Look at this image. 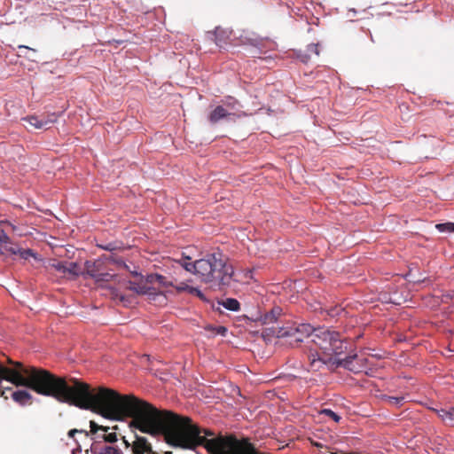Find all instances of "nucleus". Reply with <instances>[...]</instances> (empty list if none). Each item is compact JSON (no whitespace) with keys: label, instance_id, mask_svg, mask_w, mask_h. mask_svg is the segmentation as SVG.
Returning a JSON list of instances; mask_svg holds the SVG:
<instances>
[{"label":"nucleus","instance_id":"1","mask_svg":"<svg viewBox=\"0 0 454 454\" xmlns=\"http://www.w3.org/2000/svg\"><path fill=\"white\" fill-rule=\"evenodd\" d=\"M30 388L36 393L51 396L61 403L89 410L111 422L140 426V397L100 386H90L78 379L68 381L47 370L35 366L26 367L20 362L7 359L0 363V395H4L3 382ZM12 390L11 387H5Z\"/></svg>","mask_w":454,"mask_h":454},{"label":"nucleus","instance_id":"2","mask_svg":"<svg viewBox=\"0 0 454 454\" xmlns=\"http://www.w3.org/2000/svg\"><path fill=\"white\" fill-rule=\"evenodd\" d=\"M179 262L185 270L195 274L201 282L214 289L223 290L233 282V267L227 263L225 256L219 251L194 262L189 256H183Z\"/></svg>","mask_w":454,"mask_h":454},{"label":"nucleus","instance_id":"3","mask_svg":"<svg viewBox=\"0 0 454 454\" xmlns=\"http://www.w3.org/2000/svg\"><path fill=\"white\" fill-rule=\"evenodd\" d=\"M273 336L285 338L293 334H303L311 338L324 354L343 355L348 349V341L339 332L325 327L315 328L309 324L293 325L290 326H273L268 329Z\"/></svg>","mask_w":454,"mask_h":454},{"label":"nucleus","instance_id":"4","mask_svg":"<svg viewBox=\"0 0 454 454\" xmlns=\"http://www.w3.org/2000/svg\"><path fill=\"white\" fill-rule=\"evenodd\" d=\"M143 433H149L155 434L161 433L165 441L171 446L180 447L183 449H192L196 446H204L211 454H219L218 450L211 445V442L218 439H235L237 441L247 440L248 438H242L240 440L234 436H223L218 435L211 439H207V435L213 436L214 434L201 430L202 427H136Z\"/></svg>","mask_w":454,"mask_h":454},{"label":"nucleus","instance_id":"5","mask_svg":"<svg viewBox=\"0 0 454 454\" xmlns=\"http://www.w3.org/2000/svg\"><path fill=\"white\" fill-rule=\"evenodd\" d=\"M340 356L324 353L320 355L317 351L310 349L307 355L309 360L308 370L310 372H319L325 367L327 370L333 372L337 368L342 367L353 372L360 371L359 366L354 364V361L357 358L356 353H349L344 358H340Z\"/></svg>","mask_w":454,"mask_h":454},{"label":"nucleus","instance_id":"6","mask_svg":"<svg viewBox=\"0 0 454 454\" xmlns=\"http://www.w3.org/2000/svg\"><path fill=\"white\" fill-rule=\"evenodd\" d=\"M231 31L228 29L216 27L214 31H208L207 35V38L214 41L219 48H225L229 43Z\"/></svg>","mask_w":454,"mask_h":454},{"label":"nucleus","instance_id":"7","mask_svg":"<svg viewBox=\"0 0 454 454\" xmlns=\"http://www.w3.org/2000/svg\"><path fill=\"white\" fill-rule=\"evenodd\" d=\"M35 129H47L49 125L57 121V116L55 114L48 115L47 117L39 118L36 115H27L22 119Z\"/></svg>","mask_w":454,"mask_h":454},{"label":"nucleus","instance_id":"8","mask_svg":"<svg viewBox=\"0 0 454 454\" xmlns=\"http://www.w3.org/2000/svg\"><path fill=\"white\" fill-rule=\"evenodd\" d=\"M131 450L134 454H159L153 450L152 444L147 438L137 434L131 444Z\"/></svg>","mask_w":454,"mask_h":454},{"label":"nucleus","instance_id":"9","mask_svg":"<svg viewBox=\"0 0 454 454\" xmlns=\"http://www.w3.org/2000/svg\"><path fill=\"white\" fill-rule=\"evenodd\" d=\"M313 419L316 424L330 422L339 423L341 417L331 409H322L317 411V413L313 416Z\"/></svg>","mask_w":454,"mask_h":454},{"label":"nucleus","instance_id":"10","mask_svg":"<svg viewBox=\"0 0 454 454\" xmlns=\"http://www.w3.org/2000/svg\"><path fill=\"white\" fill-rule=\"evenodd\" d=\"M240 116V114H236L235 113L229 112L223 106H217L208 115V121L215 124L220 121L221 120L231 117Z\"/></svg>","mask_w":454,"mask_h":454},{"label":"nucleus","instance_id":"11","mask_svg":"<svg viewBox=\"0 0 454 454\" xmlns=\"http://www.w3.org/2000/svg\"><path fill=\"white\" fill-rule=\"evenodd\" d=\"M380 301L383 303H389L394 305H401L406 301L403 295L397 290L390 292H382L380 294Z\"/></svg>","mask_w":454,"mask_h":454},{"label":"nucleus","instance_id":"12","mask_svg":"<svg viewBox=\"0 0 454 454\" xmlns=\"http://www.w3.org/2000/svg\"><path fill=\"white\" fill-rule=\"evenodd\" d=\"M282 315V309L279 306H274L270 311L262 314L259 317V321L262 325H269L272 324L278 325V319Z\"/></svg>","mask_w":454,"mask_h":454},{"label":"nucleus","instance_id":"13","mask_svg":"<svg viewBox=\"0 0 454 454\" xmlns=\"http://www.w3.org/2000/svg\"><path fill=\"white\" fill-rule=\"evenodd\" d=\"M216 305H213V309L216 311L222 312L221 307L227 310L237 312L240 310V303L235 298L219 299L216 301Z\"/></svg>","mask_w":454,"mask_h":454},{"label":"nucleus","instance_id":"14","mask_svg":"<svg viewBox=\"0 0 454 454\" xmlns=\"http://www.w3.org/2000/svg\"><path fill=\"white\" fill-rule=\"evenodd\" d=\"M12 397L20 405L30 404L33 399L32 395L26 389L12 391Z\"/></svg>","mask_w":454,"mask_h":454},{"label":"nucleus","instance_id":"15","mask_svg":"<svg viewBox=\"0 0 454 454\" xmlns=\"http://www.w3.org/2000/svg\"><path fill=\"white\" fill-rule=\"evenodd\" d=\"M129 289L137 294H147L151 296L156 294L155 289L148 285H138L132 281H129Z\"/></svg>","mask_w":454,"mask_h":454},{"label":"nucleus","instance_id":"16","mask_svg":"<svg viewBox=\"0 0 454 454\" xmlns=\"http://www.w3.org/2000/svg\"><path fill=\"white\" fill-rule=\"evenodd\" d=\"M93 454H123L122 451L110 444L96 445L91 449Z\"/></svg>","mask_w":454,"mask_h":454},{"label":"nucleus","instance_id":"17","mask_svg":"<svg viewBox=\"0 0 454 454\" xmlns=\"http://www.w3.org/2000/svg\"><path fill=\"white\" fill-rule=\"evenodd\" d=\"M20 252V247L12 242L8 236V240H4L2 247L1 254L4 255H17Z\"/></svg>","mask_w":454,"mask_h":454},{"label":"nucleus","instance_id":"18","mask_svg":"<svg viewBox=\"0 0 454 454\" xmlns=\"http://www.w3.org/2000/svg\"><path fill=\"white\" fill-rule=\"evenodd\" d=\"M176 288L178 292H186L190 294L199 297L201 300H205V295L203 294L202 291L200 290L198 287L189 286L185 283H180L178 286H176Z\"/></svg>","mask_w":454,"mask_h":454},{"label":"nucleus","instance_id":"19","mask_svg":"<svg viewBox=\"0 0 454 454\" xmlns=\"http://www.w3.org/2000/svg\"><path fill=\"white\" fill-rule=\"evenodd\" d=\"M90 433L96 434L98 431L104 432V439L106 442L113 443L117 441V434L116 433H109L106 434L110 428L112 429H118L119 427H90Z\"/></svg>","mask_w":454,"mask_h":454},{"label":"nucleus","instance_id":"20","mask_svg":"<svg viewBox=\"0 0 454 454\" xmlns=\"http://www.w3.org/2000/svg\"><path fill=\"white\" fill-rule=\"evenodd\" d=\"M381 400L385 402L386 403L393 406V407H401L405 403V397L404 396H391L383 395L381 396Z\"/></svg>","mask_w":454,"mask_h":454},{"label":"nucleus","instance_id":"21","mask_svg":"<svg viewBox=\"0 0 454 454\" xmlns=\"http://www.w3.org/2000/svg\"><path fill=\"white\" fill-rule=\"evenodd\" d=\"M222 102L226 106V109L239 111L242 107L239 101L231 96L225 97Z\"/></svg>","mask_w":454,"mask_h":454},{"label":"nucleus","instance_id":"22","mask_svg":"<svg viewBox=\"0 0 454 454\" xmlns=\"http://www.w3.org/2000/svg\"><path fill=\"white\" fill-rule=\"evenodd\" d=\"M205 330L207 332L211 333V334L213 336L221 335V336H223V337L226 336L227 332H228L227 327H225L223 325L215 326V325H207L205 327Z\"/></svg>","mask_w":454,"mask_h":454},{"label":"nucleus","instance_id":"23","mask_svg":"<svg viewBox=\"0 0 454 454\" xmlns=\"http://www.w3.org/2000/svg\"><path fill=\"white\" fill-rule=\"evenodd\" d=\"M435 228L439 232L454 233V223L451 222L437 223Z\"/></svg>","mask_w":454,"mask_h":454},{"label":"nucleus","instance_id":"24","mask_svg":"<svg viewBox=\"0 0 454 454\" xmlns=\"http://www.w3.org/2000/svg\"><path fill=\"white\" fill-rule=\"evenodd\" d=\"M17 255L24 260H27L29 257H33L35 260H38L37 254L31 248L22 249L20 247V252H18Z\"/></svg>","mask_w":454,"mask_h":454},{"label":"nucleus","instance_id":"25","mask_svg":"<svg viewBox=\"0 0 454 454\" xmlns=\"http://www.w3.org/2000/svg\"><path fill=\"white\" fill-rule=\"evenodd\" d=\"M437 413L442 420H454V407H451L449 410L442 409L437 411Z\"/></svg>","mask_w":454,"mask_h":454},{"label":"nucleus","instance_id":"26","mask_svg":"<svg viewBox=\"0 0 454 454\" xmlns=\"http://www.w3.org/2000/svg\"><path fill=\"white\" fill-rule=\"evenodd\" d=\"M85 270H86V274L89 275L90 278H92L94 280L96 278H98V270L94 262L92 263V262L87 261L85 262Z\"/></svg>","mask_w":454,"mask_h":454},{"label":"nucleus","instance_id":"27","mask_svg":"<svg viewBox=\"0 0 454 454\" xmlns=\"http://www.w3.org/2000/svg\"><path fill=\"white\" fill-rule=\"evenodd\" d=\"M66 273H69L74 277H77L80 275V272L78 270V264L76 262H67V269H66Z\"/></svg>","mask_w":454,"mask_h":454},{"label":"nucleus","instance_id":"28","mask_svg":"<svg viewBox=\"0 0 454 454\" xmlns=\"http://www.w3.org/2000/svg\"><path fill=\"white\" fill-rule=\"evenodd\" d=\"M67 265V262L59 261V262H54L51 264V267L59 272L66 273Z\"/></svg>","mask_w":454,"mask_h":454},{"label":"nucleus","instance_id":"29","mask_svg":"<svg viewBox=\"0 0 454 454\" xmlns=\"http://www.w3.org/2000/svg\"><path fill=\"white\" fill-rule=\"evenodd\" d=\"M155 278H156V283H158L161 286L168 287V286H172V284L167 280V278L160 274L155 273Z\"/></svg>","mask_w":454,"mask_h":454},{"label":"nucleus","instance_id":"30","mask_svg":"<svg viewBox=\"0 0 454 454\" xmlns=\"http://www.w3.org/2000/svg\"><path fill=\"white\" fill-rule=\"evenodd\" d=\"M113 275L108 272H98V278H95L96 282H108L112 279Z\"/></svg>","mask_w":454,"mask_h":454},{"label":"nucleus","instance_id":"31","mask_svg":"<svg viewBox=\"0 0 454 454\" xmlns=\"http://www.w3.org/2000/svg\"><path fill=\"white\" fill-rule=\"evenodd\" d=\"M108 260L113 262L114 263H115L119 267H121V268H124L126 270H129V266L126 264V262L121 258H116V257H114V256H110L108 258Z\"/></svg>","mask_w":454,"mask_h":454},{"label":"nucleus","instance_id":"32","mask_svg":"<svg viewBox=\"0 0 454 454\" xmlns=\"http://www.w3.org/2000/svg\"><path fill=\"white\" fill-rule=\"evenodd\" d=\"M75 434H83L85 437L89 435V432L83 429L74 428L68 432L70 437H74Z\"/></svg>","mask_w":454,"mask_h":454},{"label":"nucleus","instance_id":"33","mask_svg":"<svg viewBox=\"0 0 454 454\" xmlns=\"http://www.w3.org/2000/svg\"><path fill=\"white\" fill-rule=\"evenodd\" d=\"M99 247L102 249H104L106 251H109V252L114 251L118 248V246L116 245V243H113V242H109L106 245H100Z\"/></svg>","mask_w":454,"mask_h":454},{"label":"nucleus","instance_id":"34","mask_svg":"<svg viewBox=\"0 0 454 454\" xmlns=\"http://www.w3.org/2000/svg\"><path fill=\"white\" fill-rule=\"evenodd\" d=\"M307 51L309 53H314L315 55H319L318 44L310 43L307 47Z\"/></svg>","mask_w":454,"mask_h":454},{"label":"nucleus","instance_id":"35","mask_svg":"<svg viewBox=\"0 0 454 454\" xmlns=\"http://www.w3.org/2000/svg\"><path fill=\"white\" fill-rule=\"evenodd\" d=\"M292 338L290 343L293 344V342H303L304 338H306L303 334H293L292 336H289Z\"/></svg>","mask_w":454,"mask_h":454},{"label":"nucleus","instance_id":"36","mask_svg":"<svg viewBox=\"0 0 454 454\" xmlns=\"http://www.w3.org/2000/svg\"><path fill=\"white\" fill-rule=\"evenodd\" d=\"M145 285L156 283L155 273L148 274L145 277Z\"/></svg>","mask_w":454,"mask_h":454},{"label":"nucleus","instance_id":"37","mask_svg":"<svg viewBox=\"0 0 454 454\" xmlns=\"http://www.w3.org/2000/svg\"><path fill=\"white\" fill-rule=\"evenodd\" d=\"M228 387H229V388L231 389V395L236 394V395H238L239 396H242V395H241V393H240V389H239V387H237V386H233V385H229Z\"/></svg>","mask_w":454,"mask_h":454},{"label":"nucleus","instance_id":"38","mask_svg":"<svg viewBox=\"0 0 454 454\" xmlns=\"http://www.w3.org/2000/svg\"><path fill=\"white\" fill-rule=\"evenodd\" d=\"M208 392L210 394H213V397H216V398H221V395H220V389H212V388H209L208 389Z\"/></svg>","mask_w":454,"mask_h":454},{"label":"nucleus","instance_id":"39","mask_svg":"<svg viewBox=\"0 0 454 454\" xmlns=\"http://www.w3.org/2000/svg\"><path fill=\"white\" fill-rule=\"evenodd\" d=\"M18 48H19L20 50L24 49V50H26V51H27L35 52V49H32V48H30V47L27 46V45L20 44V45H19V46H18Z\"/></svg>","mask_w":454,"mask_h":454},{"label":"nucleus","instance_id":"40","mask_svg":"<svg viewBox=\"0 0 454 454\" xmlns=\"http://www.w3.org/2000/svg\"><path fill=\"white\" fill-rule=\"evenodd\" d=\"M427 278H413V282L414 283H424L426 282Z\"/></svg>","mask_w":454,"mask_h":454},{"label":"nucleus","instance_id":"41","mask_svg":"<svg viewBox=\"0 0 454 454\" xmlns=\"http://www.w3.org/2000/svg\"><path fill=\"white\" fill-rule=\"evenodd\" d=\"M19 56L21 57V54H19ZM22 57L27 59L28 60H32V61L34 60L33 57L30 54H28V53L23 54Z\"/></svg>","mask_w":454,"mask_h":454},{"label":"nucleus","instance_id":"42","mask_svg":"<svg viewBox=\"0 0 454 454\" xmlns=\"http://www.w3.org/2000/svg\"><path fill=\"white\" fill-rule=\"evenodd\" d=\"M130 272H131V274H132L133 276H135V277H138V276H139V277H143L140 273H138V272H137V271H136V270H135V271H130Z\"/></svg>","mask_w":454,"mask_h":454},{"label":"nucleus","instance_id":"43","mask_svg":"<svg viewBox=\"0 0 454 454\" xmlns=\"http://www.w3.org/2000/svg\"><path fill=\"white\" fill-rule=\"evenodd\" d=\"M251 44L257 47L260 44V43L257 40H253Z\"/></svg>","mask_w":454,"mask_h":454},{"label":"nucleus","instance_id":"44","mask_svg":"<svg viewBox=\"0 0 454 454\" xmlns=\"http://www.w3.org/2000/svg\"><path fill=\"white\" fill-rule=\"evenodd\" d=\"M90 426L94 427V426H99V425L98 423H96L95 421L90 420Z\"/></svg>","mask_w":454,"mask_h":454},{"label":"nucleus","instance_id":"45","mask_svg":"<svg viewBox=\"0 0 454 454\" xmlns=\"http://www.w3.org/2000/svg\"><path fill=\"white\" fill-rule=\"evenodd\" d=\"M122 439H123V442H124L126 447H129L130 444H129V442L128 441L125 440V437H123Z\"/></svg>","mask_w":454,"mask_h":454},{"label":"nucleus","instance_id":"46","mask_svg":"<svg viewBox=\"0 0 454 454\" xmlns=\"http://www.w3.org/2000/svg\"><path fill=\"white\" fill-rule=\"evenodd\" d=\"M349 12H353L354 14H356V9H350V10H349Z\"/></svg>","mask_w":454,"mask_h":454},{"label":"nucleus","instance_id":"47","mask_svg":"<svg viewBox=\"0 0 454 454\" xmlns=\"http://www.w3.org/2000/svg\"><path fill=\"white\" fill-rule=\"evenodd\" d=\"M120 299H121V301H125V297H124L123 295H121V296H120Z\"/></svg>","mask_w":454,"mask_h":454},{"label":"nucleus","instance_id":"48","mask_svg":"<svg viewBox=\"0 0 454 454\" xmlns=\"http://www.w3.org/2000/svg\"><path fill=\"white\" fill-rule=\"evenodd\" d=\"M307 58H308V56H306V58L302 59V62H306L307 61Z\"/></svg>","mask_w":454,"mask_h":454},{"label":"nucleus","instance_id":"49","mask_svg":"<svg viewBox=\"0 0 454 454\" xmlns=\"http://www.w3.org/2000/svg\"><path fill=\"white\" fill-rule=\"evenodd\" d=\"M164 454H172L171 451H166Z\"/></svg>","mask_w":454,"mask_h":454}]
</instances>
